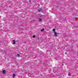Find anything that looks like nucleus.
I'll return each mask as SVG.
<instances>
[{
	"label": "nucleus",
	"mask_w": 78,
	"mask_h": 78,
	"mask_svg": "<svg viewBox=\"0 0 78 78\" xmlns=\"http://www.w3.org/2000/svg\"><path fill=\"white\" fill-rule=\"evenodd\" d=\"M13 44H16V41L15 40H13Z\"/></svg>",
	"instance_id": "nucleus-7"
},
{
	"label": "nucleus",
	"mask_w": 78,
	"mask_h": 78,
	"mask_svg": "<svg viewBox=\"0 0 78 78\" xmlns=\"http://www.w3.org/2000/svg\"><path fill=\"white\" fill-rule=\"evenodd\" d=\"M41 32L44 31V29H42L41 30Z\"/></svg>",
	"instance_id": "nucleus-6"
},
{
	"label": "nucleus",
	"mask_w": 78,
	"mask_h": 78,
	"mask_svg": "<svg viewBox=\"0 0 78 78\" xmlns=\"http://www.w3.org/2000/svg\"><path fill=\"white\" fill-rule=\"evenodd\" d=\"M52 31H54V32H55V31H56V29H53Z\"/></svg>",
	"instance_id": "nucleus-8"
},
{
	"label": "nucleus",
	"mask_w": 78,
	"mask_h": 78,
	"mask_svg": "<svg viewBox=\"0 0 78 78\" xmlns=\"http://www.w3.org/2000/svg\"><path fill=\"white\" fill-rule=\"evenodd\" d=\"M19 65V64H18V63L16 64V65Z\"/></svg>",
	"instance_id": "nucleus-12"
},
{
	"label": "nucleus",
	"mask_w": 78,
	"mask_h": 78,
	"mask_svg": "<svg viewBox=\"0 0 78 78\" xmlns=\"http://www.w3.org/2000/svg\"><path fill=\"white\" fill-rule=\"evenodd\" d=\"M20 55L19 54H17V57H20Z\"/></svg>",
	"instance_id": "nucleus-9"
},
{
	"label": "nucleus",
	"mask_w": 78,
	"mask_h": 78,
	"mask_svg": "<svg viewBox=\"0 0 78 78\" xmlns=\"http://www.w3.org/2000/svg\"><path fill=\"white\" fill-rule=\"evenodd\" d=\"M28 76H31V75L30 73H29L28 74Z\"/></svg>",
	"instance_id": "nucleus-4"
},
{
	"label": "nucleus",
	"mask_w": 78,
	"mask_h": 78,
	"mask_svg": "<svg viewBox=\"0 0 78 78\" xmlns=\"http://www.w3.org/2000/svg\"><path fill=\"white\" fill-rule=\"evenodd\" d=\"M38 11H42V8H40L38 9Z\"/></svg>",
	"instance_id": "nucleus-2"
},
{
	"label": "nucleus",
	"mask_w": 78,
	"mask_h": 78,
	"mask_svg": "<svg viewBox=\"0 0 78 78\" xmlns=\"http://www.w3.org/2000/svg\"><path fill=\"white\" fill-rule=\"evenodd\" d=\"M54 35L56 37H58V34L56 32H54Z\"/></svg>",
	"instance_id": "nucleus-1"
},
{
	"label": "nucleus",
	"mask_w": 78,
	"mask_h": 78,
	"mask_svg": "<svg viewBox=\"0 0 78 78\" xmlns=\"http://www.w3.org/2000/svg\"><path fill=\"white\" fill-rule=\"evenodd\" d=\"M57 34H58L59 33H57Z\"/></svg>",
	"instance_id": "nucleus-13"
},
{
	"label": "nucleus",
	"mask_w": 78,
	"mask_h": 78,
	"mask_svg": "<svg viewBox=\"0 0 78 78\" xmlns=\"http://www.w3.org/2000/svg\"><path fill=\"white\" fill-rule=\"evenodd\" d=\"M38 39H39V38H38Z\"/></svg>",
	"instance_id": "nucleus-14"
},
{
	"label": "nucleus",
	"mask_w": 78,
	"mask_h": 78,
	"mask_svg": "<svg viewBox=\"0 0 78 78\" xmlns=\"http://www.w3.org/2000/svg\"><path fill=\"white\" fill-rule=\"evenodd\" d=\"M33 38H35V37H36V36L34 35L33 36Z\"/></svg>",
	"instance_id": "nucleus-11"
},
{
	"label": "nucleus",
	"mask_w": 78,
	"mask_h": 78,
	"mask_svg": "<svg viewBox=\"0 0 78 78\" xmlns=\"http://www.w3.org/2000/svg\"><path fill=\"white\" fill-rule=\"evenodd\" d=\"M2 72L3 74H5V73H6V71L5 70H3Z\"/></svg>",
	"instance_id": "nucleus-3"
},
{
	"label": "nucleus",
	"mask_w": 78,
	"mask_h": 78,
	"mask_svg": "<svg viewBox=\"0 0 78 78\" xmlns=\"http://www.w3.org/2000/svg\"><path fill=\"white\" fill-rule=\"evenodd\" d=\"M15 74H13V78H14V77H15Z\"/></svg>",
	"instance_id": "nucleus-10"
},
{
	"label": "nucleus",
	"mask_w": 78,
	"mask_h": 78,
	"mask_svg": "<svg viewBox=\"0 0 78 78\" xmlns=\"http://www.w3.org/2000/svg\"><path fill=\"white\" fill-rule=\"evenodd\" d=\"M42 19L41 18H39V22H42Z\"/></svg>",
	"instance_id": "nucleus-5"
}]
</instances>
